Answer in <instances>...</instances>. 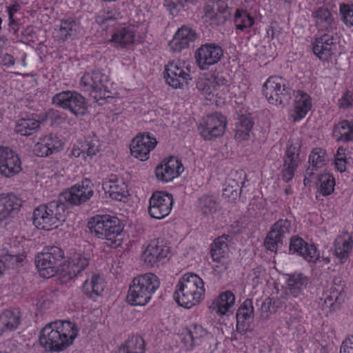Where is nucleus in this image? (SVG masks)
I'll return each instance as SVG.
<instances>
[{"label":"nucleus","instance_id":"nucleus-1","mask_svg":"<svg viewBox=\"0 0 353 353\" xmlns=\"http://www.w3.org/2000/svg\"><path fill=\"white\" fill-rule=\"evenodd\" d=\"M80 329L76 323L57 320L46 324L40 331L39 341L46 350L61 352L72 345Z\"/></svg>","mask_w":353,"mask_h":353},{"label":"nucleus","instance_id":"nucleus-2","mask_svg":"<svg viewBox=\"0 0 353 353\" xmlns=\"http://www.w3.org/2000/svg\"><path fill=\"white\" fill-rule=\"evenodd\" d=\"M206 288L203 279L194 272L181 275L176 283L174 299L184 308H192L203 301Z\"/></svg>","mask_w":353,"mask_h":353},{"label":"nucleus","instance_id":"nucleus-3","mask_svg":"<svg viewBox=\"0 0 353 353\" xmlns=\"http://www.w3.org/2000/svg\"><path fill=\"white\" fill-rule=\"evenodd\" d=\"M160 279L154 273L140 274L132 280L126 300L133 306H145L152 300L160 287Z\"/></svg>","mask_w":353,"mask_h":353},{"label":"nucleus","instance_id":"nucleus-4","mask_svg":"<svg viewBox=\"0 0 353 353\" xmlns=\"http://www.w3.org/2000/svg\"><path fill=\"white\" fill-rule=\"evenodd\" d=\"M81 86L101 105L105 103L108 99H112L119 94L114 87V83L99 70L85 72L81 77Z\"/></svg>","mask_w":353,"mask_h":353},{"label":"nucleus","instance_id":"nucleus-5","mask_svg":"<svg viewBox=\"0 0 353 353\" xmlns=\"http://www.w3.org/2000/svg\"><path fill=\"white\" fill-rule=\"evenodd\" d=\"M66 219L65 207L58 202L40 205L32 212V223L40 230L50 232L62 226Z\"/></svg>","mask_w":353,"mask_h":353},{"label":"nucleus","instance_id":"nucleus-6","mask_svg":"<svg viewBox=\"0 0 353 353\" xmlns=\"http://www.w3.org/2000/svg\"><path fill=\"white\" fill-rule=\"evenodd\" d=\"M64 252L57 246L46 247L35 257L37 269L43 279L59 274L64 281Z\"/></svg>","mask_w":353,"mask_h":353},{"label":"nucleus","instance_id":"nucleus-7","mask_svg":"<svg viewBox=\"0 0 353 353\" xmlns=\"http://www.w3.org/2000/svg\"><path fill=\"white\" fill-rule=\"evenodd\" d=\"M196 87L205 99L217 105L225 103L230 88L227 79L221 74H214L209 78H200Z\"/></svg>","mask_w":353,"mask_h":353},{"label":"nucleus","instance_id":"nucleus-8","mask_svg":"<svg viewBox=\"0 0 353 353\" xmlns=\"http://www.w3.org/2000/svg\"><path fill=\"white\" fill-rule=\"evenodd\" d=\"M88 227L90 233L96 237L112 240L121 234L124 225L115 215L97 214L90 219Z\"/></svg>","mask_w":353,"mask_h":353},{"label":"nucleus","instance_id":"nucleus-9","mask_svg":"<svg viewBox=\"0 0 353 353\" xmlns=\"http://www.w3.org/2000/svg\"><path fill=\"white\" fill-rule=\"evenodd\" d=\"M163 79L173 89H184L192 80L190 65L182 60H172L165 65Z\"/></svg>","mask_w":353,"mask_h":353},{"label":"nucleus","instance_id":"nucleus-10","mask_svg":"<svg viewBox=\"0 0 353 353\" xmlns=\"http://www.w3.org/2000/svg\"><path fill=\"white\" fill-rule=\"evenodd\" d=\"M172 256L170 245L159 240H152L143 249L141 259L148 267L158 266L165 263Z\"/></svg>","mask_w":353,"mask_h":353},{"label":"nucleus","instance_id":"nucleus-11","mask_svg":"<svg viewBox=\"0 0 353 353\" xmlns=\"http://www.w3.org/2000/svg\"><path fill=\"white\" fill-rule=\"evenodd\" d=\"M141 41V37L138 32V27L132 24H123L117 27L109 39L111 46L117 49H128Z\"/></svg>","mask_w":353,"mask_h":353},{"label":"nucleus","instance_id":"nucleus-12","mask_svg":"<svg viewBox=\"0 0 353 353\" xmlns=\"http://www.w3.org/2000/svg\"><path fill=\"white\" fill-rule=\"evenodd\" d=\"M227 119L219 113L208 115L202 119L198 126L199 134L206 141L223 136L226 130Z\"/></svg>","mask_w":353,"mask_h":353},{"label":"nucleus","instance_id":"nucleus-13","mask_svg":"<svg viewBox=\"0 0 353 353\" xmlns=\"http://www.w3.org/2000/svg\"><path fill=\"white\" fill-rule=\"evenodd\" d=\"M93 195L94 184L85 178L65 190L61 196L65 202L78 206L88 201Z\"/></svg>","mask_w":353,"mask_h":353},{"label":"nucleus","instance_id":"nucleus-14","mask_svg":"<svg viewBox=\"0 0 353 353\" xmlns=\"http://www.w3.org/2000/svg\"><path fill=\"white\" fill-rule=\"evenodd\" d=\"M263 93L270 104L276 106L283 105L289 97L285 80L278 76L270 77L265 81Z\"/></svg>","mask_w":353,"mask_h":353},{"label":"nucleus","instance_id":"nucleus-15","mask_svg":"<svg viewBox=\"0 0 353 353\" xmlns=\"http://www.w3.org/2000/svg\"><path fill=\"white\" fill-rule=\"evenodd\" d=\"M157 143L154 135L148 132L139 134L130 142V154L135 159L145 161L149 159L151 152L155 149Z\"/></svg>","mask_w":353,"mask_h":353},{"label":"nucleus","instance_id":"nucleus-16","mask_svg":"<svg viewBox=\"0 0 353 353\" xmlns=\"http://www.w3.org/2000/svg\"><path fill=\"white\" fill-rule=\"evenodd\" d=\"M173 204L174 199L171 194L156 191L149 199L148 213L154 219H163L170 214Z\"/></svg>","mask_w":353,"mask_h":353},{"label":"nucleus","instance_id":"nucleus-17","mask_svg":"<svg viewBox=\"0 0 353 353\" xmlns=\"http://www.w3.org/2000/svg\"><path fill=\"white\" fill-rule=\"evenodd\" d=\"M228 0H209L204 8L203 21L212 27L223 25L227 20Z\"/></svg>","mask_w":353,"mask_h":353},{"label":"nucleus","instance_id":"nucleus-18","mask_svg":"<svg viewBox=\"0 0 353 353\" xmlns=\"http://www.w3.org/2000/svg\"><path fill=\"white\" fill-rule=\"evenodd\" d=\"M184 171V167L178 157L170 156L164 158L155 168L157 179L168 183L178 178Z\"/></svg>","mask_w":353,"mask_h":353},{"label":"nucleus","instance_id":"nucleus-19","mask_svg":"<svg viewBox=\"0 0 353 353\" xmlns=\"http://www.w3.org/2000/svg\"><path fill=\"white\" fill-rule=\"evenodd\" d=\"M223 56L222 48L214 43L202 45L195 52L196 63L202 70H208L211 65L219 63Z\"/></svg>","mask_w":353,"mask_h":353},{"label":"nucleus","instance_id":"nucleus-20","mask_svg":"<svg viewBox=\"0 0 353 353\" xmlns=\"http://www.w3.org/2000/svg\"><path fill=\"white\" fill-rule=\"evenodd\" d=\"M102 188L110 198L117 201L126 202L130 196L129 187L123 177L116 174L107 176Z\"/></svg>","mask_w":353,"mask_h":353},{"label":"nucleus","instance_id":"nucleus-21","mask_svg":"<svg viewBox=\"0 0 353 353\" xmlns=\"http://www.w3.org/2000/svg\"><path fill=\"white\" fill-rule=\"evenodd\" d=\"M22 171V163L19 154L8 147L0 146V174L12 177Z\"/></svg>","mask_w":353,"mask_h":353},{"label":"nucleus","instance_id":"nucleus-22","mask_svg":"<svg viewBox=\"0 0 353 353\" xmlns=\"http://www.w3.org/2000/svg\"><path fill=\"white\" fill-rule=\"evenodd\" d=\"M64 142L57 134H48L41 136L35 143L33 152L37 157H46L61 152Z\"/></svg>","mask_w":353,"mask_h":353},{"label":"nucleus","instance_id":"nucleus-23","mask_svg":"<svg viewBox=\"0 0 353 353\" xmlns=\"http://www.w3.org/2000/svg\"><path fill=\"white\" fill-rule=\"evenodd\" d=\"M312 107L311 97L302 90L296 91L294 94L292 106L288 112L289 119L294 123L302 121Z\"/></svg>","mask_w":353,"mask_h":353},{"label":"nucleus","instance_id":"nucleus-24","mask_svg":"<svg viewBox=\"0 0 353 353\" xmlns=\"http://www.w3.org/2000/svg\"><path fill=\"white\" fill-rule=\"evenodd\" d=\"M339 45L332 34H323L317 37L312 43L314 54L321 61H329L339 52Z\"/></svg>","mask_w":353,"mask_h":353},{"label":"nucleus","instance_id":"nucleus-25","mask_svg":"<svg viewBox=\"0 0 353 353\" xmlns=\"http://www.w3.org/2000/svg\"><path fill=\"white\" fill-rule=\"evenodd\" d=\"M235 306L236 296L233 292L227 290L212 299L209 308L219 316H228L233 314Z\"/></svg>","mask_w":353,"mask_h":353},{"label":"nucleus","instance_id":"nucleus-26","mask_svg":"<svg viewBox=\"0 0 353 353\" xmlns=\"http://www.w3.org/2000/svg\"><path fill=\"white\" fill-rule=\"evenodd\" d=\"M290 228V222L286 219H281L276 221L267 234L264 246L266 250L276 252L283 243V238L289 233Z\"/></svg>","mask_w":353,"mask_h":353},{"label":"nucleus","instance_id":"nucleus-27","mask_svg":"<svg viewBox=\"0 0 353 353\" xmlns=\"http://www.w3.org/2000/svg\"><path fill=\"white\" fill-rule=\"evenodd\" d=\"M290 250L309 263H315L320 258V252L314 243H307L303 239L293 237L290 240Z\"/></svg>","mask_w":353,"mask_h":353},{"label":"nucleus","instance_id":"nucleus-28","mask_svg":"<svg viewBox=\"0 0 353 353\" xmlns=\"http://www.w3.org/2000/svg\"><path fill=\"white\" fill-rule=\"evenodd\" d=\"M196 33L194 30L187 26H182L174 34L168 43L170 51L181 52L189 48L196 39Z\"/></svg>","mask_w":353,"mask_h":353},{"label":"nucleus","instance_id":"nucleus-29","mask_svg":"<svg viewBox=\"0 0 353 353\" xmlns=\"http://www.w3.org/2000/svg\"><path fill=\"white\" fill-rule=\"evenodd\" d=\"M99 150V140L96 137H88L84 140H79L74 145L71 155L75 158L81 157L85 162H90Z\"/></svg>","mask_w":353,"mask_h":353},{"label":"nucleus","instance_id":"nucleus-30","mask_svg":"<svg viewBox=\"0 0 353 353\" xmlns=\"http://www.w3.org/2000/svg\"><path fill=\"white\" fill-rule=\"evenodd\" d=\"M228 250V240L225 236H219L214 240L212 246L211 257L217 263L216 270L218 272H223L230 266V261L227 256Z\"/></svg>","mask_w":353,"mask_h":353},{"label":"nucleus","instance_id":"nucleus-31","mask_svg":"<svg viewBox=\"0 0 353 353\" xmlns=\"http://www.w3.org/2000/svg\"><path fill=\"white\" fill-rule=\"evenodd\" d=\"M22 201L14 194H0V220L16 215L21 209Z\"/></svg>","mask_w":353,"mask_h":353},{"label":"nucleus","instance_id":"nucleus-32","mask_svg":"<svg viewBox=\"0 0 353 353\" xmlns=\"http://www.w3.org/2000/svg\"><path fill=\"white\" fill-rule=\"evenodd\" d=\"M208 334V331L203 326L194 324L183 330L181 341L188 348H192L199 345Z\"/></svg>","mask_w":353,"mask_h":353},{"label":"nucleus","instance_id":"nucleus-33","mask_svg":"<svg viewBox=\"0 0 353 353\" xmlns=\"http://www.w3.org/2000/svg\"><path fill=\"white\" fill-rule=\"evenodd\" d=\"M89 264V259L85 255L75 253L63 264L64 281L71 279L83 271Z\"/></svg>","mask_w":353,"mask_h":353},{"label":"nucleus","instance_id":"nucleus-34","mask_svg":"<svg viewBox=\"0 0 353 353\" xmlns=\"http://www.w3.org/2000/svg\"><path fill=\"white\" fill-rule=\"evenodd\" d=\"M312 17L319 32H332L336 29V23L328 9L320 8L313 12Z\"/></svg>","mask_w":353,"mask_h":353},{"label":"nucleus","instance_id":"nucleus-35","mask_svg":"<svg viewBox=\"0 0 353 353\" xmlns=\"http://www.w3.org/2000/svg\"><path fill=\"white\" fill-rule=\"evenodd\" d=\"M44 119H40L37 114L27 115L16 122L15 131L22 136H30L36 132L40 127Z\"/></svg>","mask_w":353,"mask_h":353},{"label":"nucleus","instance_id":"nucleus-36","mask_svg":"<svg viewBox=\"0 0 353 353\" xmlns=\"http://www.w3.org/2000/svg\"><path fill=\"white\" fill-rule=\"evenodd\" d=\"M80 30L78 21L70 18L61 21L60 25L53 31V37L56 40L65 41L77 34Z\"/></svg>","mask_w":353,"mask_h":353},{"label":"nucleus","instance_id":"nucleus-37","mask_svg":"<svg viewBox=\"0 0 353 353\" xmlns=\"http://www.w3.org/2000/svg\"><path fill=\"white\" fill-rule=\"evenodd\" d=\"M327 162L326 153L325 150L321 148L314 149L310 156L308 160V168L306 171V175L304 179V184L309 185L310 183V177L312 175V171L316 170L325 165Z\"/></svg>","mask_w":353,"mask_h":353},{"label":"nucleus","instance_id":"nucleus-38","mask_svg":"<svg viewBox=\"0 0 353 353\" xmlns=\"http://www.w3.org/2000/svg\"><path fill=\"white\" fill-rule=\"evenodd\" d=\"M254 316V307L250 299L245 300L238 309L236 313V328L244 331L249 327Z\"/></svg>","mask_w":353,"mask_h":353},{"label":"nucleus","instance_id":"nucleus-39","mask_svg":"<svg viewBox=\"0 0 353 353\" xmlns=\"http://www.w3.org/2000/svg\"><path fill=\"white\" fill-rule=\"evenodd\" d=\"M286 288L293 296H297L306 287L307 279L301 273L283 275Z\"/></svg>","mask_w":353,"mask_h":353},{"label":"nucleus","instance_id":"nucleus-40","mask_svg":"<svg viewBox=\"0 0 353 353\" xmlns=\"http://www.w3.org/2000/svg\"><path fill=\"white\" fill-rule=\"evenodd\" d=\"M21 321V312L17 308L5 310L0 314V327L3 331L15 330Z\"/></svg>","mask_w":353,"mask_h":353},{"label":"nucleus","instance_id":"nucleus-41","mask_svg":"<svg viewBox=\"0 0 353 353\" xmlns=\"http://www.w3.org/2000/svg\"><path fill=\"white\" fill-rule=\"evenodd\" d=\"M105 288L103 279L97 274H93L83 283V290L90 298L100 296Z\"/></svg>","mask_w":353,"mask_h":353},{"label":"nucleus","instance_id":"nucleus-42","mask_svg":"<svg viewBox=\"0 0 353 353\" xmlns=\"http://www.w3.org/2000/svg\"><path fill=\"white\" fill-rule=\"evenodd\" d=\"M353 241L347 232L338 236L334 241V252L341 260L346 259L352 250Z\"/></svg>","mask_w":353,"mask_h":353},{"label":"nucleus","instance_id":"nucleus-43","mask_svg":"<svg viewBox=\"0 0 353 353\" xmlns=\"http://www.w3.org/2000/svg\"><path fill=\"white\" fill-rule=\"evenodd\" d=\"M236 32H249L250 28L254 24V19L246 10L241 8L236 10L234 16Z\"/></svg>","mask_w":353,"mask_h":353},{"label":"nucleus","instance_id":"nucleus-44","mask_svg":"<svg viewBox=\"0 0 353 353\" xmlns=\"http://www.w3.org/2000/svg\"><path fill=\"white\" fill-rule=\"evenodd\" d=\"M145 343L143 339L139 336L129 338L114 353H145Z\"/></svg>","mask_w":353,"mask_h":353},{"label":"nucleus","instance_id":"nucleus-45","mask_svg":"<svg viewBox=\"0 0 353 353\" xmlns=\"http://www.w3.org/2000/svg\"><path fill=\"white\" fill-rule=\"evenodd\" d=\"M333 136L338 141H349L353 140V123L343 120L335 125Z\"/></svg>","mask_w":353,"mask_h":353},{"label":"nucleus","instance_id":"nucleus-46","mask_svg":"<svg viewBox=\"0 0 353 353\" xmlns=\"http://www.w3.org/2000/svg\"><path fill=\"white\" fill-rule=\"evenodd\" d=\"M335 185L336 181L332 174L325 172L319 176L316 186L318 192L321 195L326 196L332 194L334 191Z\"/></svg>","mask_w":353,"mask_h":353},{"label":"nucleus","instance_id":"nucleus-47","mask_svg":"<svg viewBox=\"0 0 353 353\" xmlns=\"http://www.w3.org/2000/svg\"><path fill=\"white\" fill-rule=\"evenodd\" d=\"M253 127L252 121L248 117H242L236 124L234 138L238 142L247 141L250 138Z\"/></svg>","mask_w":353,"mask_h":353},{"label":"nucleus","instance_id":"nucleus-48","mask_svg":"<svg viewBox=\"0 0 353 353\" xmlns=\"http://www.w3.org/2000/svg\"><path fill=\"white\" fill-rule=\"evenodd\" d=\"M72 97L76 99L71 100L70 107L66 110H68L77 117L85 115L88 112V105L85 99L75 91L72 92Z\"/></svg>","mask_w":353,"mask_h":353},{"label":"nucleus","instance_id":"nucleus-49","mask_svg":"<svg viewBox=\"0 0 353 353\" xmlns=\"http://www.w3.org/2000/svg\"><path fill=\"white\" fill-rule=\"evenodd\" d=\"M72 97L76 99L71 100L70 107L66 110H68L77 117L85 115L88 112V105L85 99L75 91L72 92Z\"/></svg>","mask_w":353,"mask_h":353},{"label":"nucleus","instance_id":"nucleus-50","mask_svg":"<svg viewBox=\"0 0 353 353\" xmlns=\"http://www.w3.org/2000/svg\"><path fill=\"white\" fill-rule=\"evenodd\" d=\"M301 145L299 142L289 141L287 144L284 161L301 163L303 159L300 154Z\"/></svg>","mask_w":353,"mask_h":353},{"label":"nucleus","instance_id":"nucleus-51","mask_svg":"<svg viewBox=\"0 0 353 353\" xmlns=\"http://www.w3.org/2000/svg\"><path fill=\"white\" fill-rule=\"evenodd\" d=\"M72 92L73 91H63L54 94L52 99V103L63 109L68 108L71 100L76 99L72 97Z\"/></svg>","mask_w":353,"mask_h":353},{"label":"nucleus","instance_id":"nucleus-52","mask_svg":"<svg viewBox=\"0 0 353 353\" xmlns=\"http://www.w3.org/2000/svg\"><path fill=\"white\" fill-rule=\"evenodd\" d=\"M199 206L201 212L205 215L212 214L217 208L216 203L209 196H202L199 199Z\"/></svg>","mask_w":353,"mask_h":353},{"label":"nucleus","instance_id":"nucleus-53","mask_svg":"<svg viewBox=\"0 0 353 353\" xmlns=\"http://www.w3.org/2000/svg\"><path fill=\"white\" fill-rule=\"evenodd\" d=\"M339 13L342 21L347 26H353V3H341Z\"/></svg>","mask_w":353,"mask_h":353},{"label":"nucleus","instance_id":"nucleus-54","mask_svg":"<svg viewBox=\"0 0 353 353\" xmlns=\"http://www.w3.org/2000/svg\"><path fill=\"white\" fill-rule=\"evenodd\" d=\"M23 255L8 254L3 256V259H0V277L3 275L6 268L17 265L23 261Z\"/></svg>","mask_w":353,"mask_h":353},{"label":"nucleus","instance_id":"nucleus-55","mask_svg":"<svg viewBox=\"0 0 353 353\" xmlns=\"http://www.w3.org/2000/svg\"><path fill=\"white\" fill-rule=\"evenodd\" d=\"M239 186L238 182L234 179L225 181L223 189V195L228 199L233 200L238 196Z\"/></svg>","mask_w":353,"mask_h":353},{"label":"nucleus","instance_id":"nucleus-56","mask_svg":"<svg viewBox=\"0 0 353 353\" xmlns=\"http://www.w3.org/2000/svg\"><path fill=\"white\" fill-rule=\"evenodd\" d=\"M345 152L346 150L344 148L339 147L334 156L335 168L340 172H343L346 170L347 159Z\"/></svg>","mask_w":353,"mask_h":353},{"label":"nucleus","instance_id":"nucleus-57","mask_svg":"<svg viewBox=\"0 0 353 353\" xmlns=\"http://www.w3.org/2000/svg\"><path fill=\"white\" fill-rule=\"evenodd\" d=\"M301 163L284 161L282 170V178L285 182H289L294 176V172Z\"/></svg>","mask_w":353,"mask_h":353},{"label":"nucleus","instance_id":"nucleus-58","mask_svg":"<svg viewBox=\"0 0 353 353\" xmlns=\"http://www.w3.org/2000/svg\"><path fill=\"white\" fill-rule=\"evenodd\" d=\"M164 6L170 14L176 16L183 6V0H165Z\"/></svg>","mask_w":353,"mask_h":353},{"label":"nucleus","instance_id":"nucleus-59","mask_svg":"<svg viewBox=\"0 0 353 353\" xmlns=\"http://www.w3.org/2000/svg\"><path fill=\"white\" fill-rule=\"evenodd\" d=\"M332 292H330V294H327L326 292L324 295V303L325 304L330 307V309H334L335 305L339 302L340 293L338 290H336L335 288H331Z\"/></svg>","mask_w":353,"mask_h":353},{"label":"nucleus","instance_id":"nucleus-60","mask_svg":"<svg viewBox=\"0 0 353 353\" xmlns=\"http://www.w3.org/2000/svg\"><path fill=\"white\" fill-rule=\"evenodd\" d=\"M341 108H349L353 105V91L346 90L343 93L338 102Z\"/></svg>","mask_w":353,"mask_h":353},{"label":"nucleus","instance_id":"nucleus-61","mask_svg":"<svg viewBox=\"0 0 353 353\" xmlns=\"http://www.w3.org/2000/svg\"><path fill=\"white\" fill-rule=\"evenodd\" d=\"M340 353H353V336L347 337L343 342Z\"/></svg>","mask_w":353,"mask_h":353},{"label":"nucleus","instance_id":"nucleus-62","mask_svg":"<svg viewBox=\"0 0 353 353\" xmlns=\"http://www.w3.org/2000/svg\"><path fill=\"white\" fill-rule=\"evenodd\" d=\"M1 63L5 66L10 67L14 64V60L12 55L5 54L1 57Z\"/></svg>","mask_w":353,"mask_h":353},{"label":"nucleus","instance_id":"nucleus-63","mask_svg":"<svg viewBox=\"0 0 353 353\" xmlns=\"http://www.w3.org/2000/svg\"><path fill=\"white\" fill-rule=\"evenodd\" d=\"M34 32V28L32 26L28 27L25 30V37L28 41H33V36L31 35Z\"/></svg>","mask_w":353,"mask_h":353},{"label":"nucleus","instance_id":"nucleus-64","mask_svg":"<svg viewBox=\"0 0 353 353\" xmlns=\"http://www.w3.org/2000/svg\"><path fill=\"white\" fill-rule=\"evenodd\" d=\"M271 301L269 299H266L265 301L261 305V311L263 312L268 313L270 310Z\"/></svg>","mask_w":353,"mask_h":353}]
</instances>
